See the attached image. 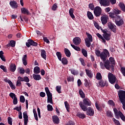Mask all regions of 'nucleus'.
Returning <instances> with one entry per match:
<instances>
[{
	"label": "nucleus",
	"mask_w": 125,
	"mask_h": 125,
	"mask_svg": "<svg viewBox=\"0 0 125 125\" xmlns=\"http://www.w3.org/2000/svg\"><path fill=\"white\" fill-rule=\"evenodd\" d=\"M79 105H80L81 109L83 111H84V112L87 111L86 114L88 116H93V115H94V110H93V109L92 108H91V107H89L87 109V108L86 107V106L83 105V104L82 102H80L79 103Z\"/></svg>",
	"instance_id": "obj_1"
},
{
	"label": "nucleus",
	"mask_w": 125,
	"mask_h": 125,
	"mask_svg": "<svg viewBox=\"0 0 125 125\" xmlns=\"http://www.w3.org/2000/svg\"><path fill=\"white\" fill-rule=\"evenodd\" d=\"M100 66L102 69H105L106 68L107 70H110L111 69V71H114V66L113 65H110V63L109 62L106 61L104 64L103 62H100Z\"/></svg>",
	"instance_id": "obj_2"
},
{
	"label": "nucleus",
	"mask_w": 125,
	"mask_h": 125,
	"mask_svg": "<svg viewBox=\"0 0 125 125\" xmlns=\"http://www.w3.org/2000/svg\"><path fill=\"white\" fill-rule=\"evenodd\" d=\"M110 57V53L109 51L106 49H104L103 51L101 53L100 57L102 60L103 61H106V59H107V57Z\"/></svg>",
	"instance_id": "obj_3"
},
{
	"label": "nucleus",
	"mask_w": 125,
	"mask_h": 125,
	"mask_svg": "<svg viewBox=\"0 0 125 125\" xmlns=\"http://www.w3.org/2000/svg\"><path fill=\"white\" fill-rule=\"evenodd\" d=\"M86 35L87 36V38L85 39L86 46H87V47H90V45H91V43L90 42L93 41L92 36L87 32L86 33Z\"/></svg>",
	"instance_id": "obj_4"
},
{
	"label": "nucleus",
	"mask_w": 125,
	"mask_h": 125,
	"mask_svg": "<svg viewBox=\"0 0 125 125\" xmlns=\"http://www.w3.org/2000/svg\"><path fill=\"white\" fill-rule=\"evenodd\" d=\"M113 111L116 118H119V117H120L121 120L124 122H125V115H124V114H123L121 111L118 110L116 108H113Z\"/></svg>",
	"instance_id": "obj_5"
},
{
	"label": "nucleus",
	"mask_w": 125,
	"mask_h": 125,
	"mask_svg": "<svg viewBox=\"0 0 125 125\" xmlns=\"http://www.w3.org/2000/svg\"><path fill=\"white\" fill-rule=\"evenodd\" d=\"M45 92L47 96V103H50L51 104H53V101H52V95H51V93L49 91V89L48 87H45Z\"/></svg>",
	"instance_id": "obj_6"
},
{
	"label": "nucleus",
	"mask_w": 125,
	"mask_h": 125,
	"mask_svg": "<svg viewBox=\"0 0 125 125\" xmlns=\"http://www.w3.org/2000/svg\"><path fill=\"white\" fill-rule=\"evenodd\" d=\"M108 81L110 83L112 84H114L116 83V81L117 80V78H116V76L114 75L111 73H109L108 74Z\"/></svg>",
	"instance_id": "obj_7"
},
{
	"label": "nucleus",
	"mask_w": 125,
	"mask_h": 125,
	"mask_svg": "<svg viewBox=\"0 0 125 125\" xmlns=\"http://www.w3.org/2000/svg\"><path fill=\"white\" fill-rule=\"evenodd\" d=\"M124 20L123 18H121V16L118 15L116 16V19L115 20V23L117 26H122V25H124Z\"/></svg>",
	"instance_id": "obj_8"
},
{
	"label": "nucleus",
	"mask_w": 125,
	"mask_h": 125,
	"mask_svg": "<svg viewBox=\"0 0 125 125\" xmlns=\"http://www.w3.org/2000/svg\"><path fill=\"white\" fill-rule=\"evenodd\" d=\"M102 11V9L101 7L99 6H97L94 10V13L97 17H99L101 15V12Z\"/></svg>",
	"instance_id": "obj_9"
},
{
	"label": "nucleus",
	"mask_w": 125,
	"mask_h": 125,
	"mask_svg": "<svg viewBox=\"0 0 125 125\" xmlns=\"http://www.w3.org/2000/svg\"><path fill=\"white\" fill-rule=\"evenodd\" d=\"M107 26L109 29H110L113 33H116L117 31V26L114 24V23L111 22H109L107 23Z\"/></svg>",
	"instance_id": "obj_10"
},
{
	"label": "nucleus",
	"mask_w": 125,
	"mask_h": 125,
	"mask_svg": "<svg viewBox=\"0 0 125 125\" xmlns=\"http://www.w3.org/2000/svg\"><path fill=\"white\" fill-rule=\"evenodd\" d=\"M118 96L120 98L121 102L125 101V91H119L118 93Z\"/></svg>",
	"instance_id": "obj_11"
},
{
	"label": "nucleus",
	"mask_w": 125,
	"mask_h": 125,
	"mask_svg": "<svg viewBox=\"0 0 125 125\" xmlns=\"http://www.w3.org/2000/svg\"><path fill=\"white\" fill-rule=\"evenodd\" d=\"M26 45L27 47H30L31 45H34V46H37L38 45V43L34 42L32 40H28L27 42L26 43Z\"/></svg>",
	"instance_id": "obj_12"
},
{
	"label": "nucleus",
	"mask_w": 125,
	"mask_h": 125,
	"mask_svg": "<svg viewBox=\"0 0 125 125\" xmlns=\"http://www.w3.org/2000/svg\"><path fill=\"white\" fill-rule=\"evenodd\" d=\"M103 33V37L105 41H110V37H111V35L107 33V30H104Z\"/></svg>",
	"instance_id": "obj_13"
},
{
	"label": "nucleus",
	"mask_w": 125,
	"mask_h": 125,
	"mask_svg": "<svg viewBox=\"0 0 125 125\" xmlns=\"http://www.w3.org/2000/svg\"><path fill=\"white\" fill-rule=\"evenodd\" d=\"M100 3L103 6H109L110 5V2L108 0H101Z\"/></svg>",
	"instance_id": "obj_14"
},
{
	"label": "nucleus",
	"mask_w": 125,
	"mask_h": 125,
	"mask_svg": "<svg viewBox=\"0 0 125 125\" xmlns=\"http://www.w3.org/2000/svg\"><path fill=\"white\" fill-rule=\"evenodd\" d=\"M24 125H26L28 124V122H29V117H28V114L27 113V111H25L23 113Z\"/></svg>",
	"instance_id": "obj_15"
},
{
	"label": "nucleus",
	"mask_w": 125,
	"mask_h": 125,
	"mask_svg": "<svg viewBox=\"0 0 125 125\" xmlns=\"http://www.w3.org/2000/svg\"><path fill=\"white\" fill-rule=\"evenodd\" d=\"M81 38L79 37H75L73 40V42L75 45H79L81 43Z\"/></svg>",
	"instance_id": "obj_16"
},
{
	"label": "nucleus",
	"mask_w": 125,
	"mask_h": 125,
	"mask_svg": "<svg viewBox=\"0 0 125 125\" xmlns=\"http://www.w3.org/2000/svg\"><path fill=\"white\" fill-rule=\"evenodd\" d=\"M102 23L103 25H105L107 24V22H108V16H103L101 18Z\"/></svg>",
	"instance_id": "obj_17"
},
{
	"label": "nucleus",
	"mask_w": 125,
	"mask_h": 125,
	"mask_svg": "<svg viewBox=\"0 0 125 125\" xmlns=\"http://www.w3.org/2000/svg\"><path fill=\"white\" fill-rule=\"evenodd\" d=\"M83 105H86V106H91V102L88 99H84L83 100Z\"/></svg>",
	"instance_id": "obj_18"
},
{
	"label": "nucleus",
	"mask_w": 125,
	"mask_h": 125,
	"mask_svg": "<svg viewBox=\"0 0 125 125\" xmlns=\"http://www.w3.org/2000/svg\"><path fill=\"white\" fill-rule=\"evenodd\" d=\"M10 5L11 6L12 8H17L18 7V5L17 4V2L15 1H11L10 2Z\"/></svg>",
	"instance_id": "obj_19"
},
{
	"label": "nucleus",
	"mask_w": 125,
	"mask_h": 125,
	"mask_svg": "<svg viewBox=\"0 0 125 125\" xmlns=\"http://www.w3.org/2000/svg\"><path fill=\"white\" fill-rule=\"evenodd\" d=\"M27 55L26 54L24 55L22 58V63L24 66H27V64H28L27 62Z\"/></svg>",
	"instance_id": "obj_20"
},
{
	"label": "nucleus",
	"mask_w": 125,
	"mask_h": 125,
	"mask_svg": "<svg viewBox=\"0 0 125 125\" xmlns=\"http://www.w3.org/2000/svg\"><path fill=\"white\" fill-rule=\"evenodd\" d=\"M85 72L87 76H88L90 79L93 77V74L91 70L85 69Z\"/></svg>",
	"instance_id": "obj_21"
},
{
	"label": "nucleus",
	"mask_w": 125,
	"mask_h": 125,
	"mask_svg": "<svg viewBox=\"0 0 125 125\" xmlns=\"http://www.w3.org/2000/svg\"><path fill=\"white\" fill-rule=\"evenodd\" d=\"M33 79L35 81H40V80L42 79V77H41V75L39 74H34L33 75Z\"/></svg>",
	"instance_id": "obj_22"
},
{
	"label": "nucleus",
	"mask_w": 125,
	"mask_h": 125,
	"mask_svg": "<svg viewBox=\"0 0 125 125\" xmlns=\"http://www.w3.org/2000/svg\"><path fill=\"white\" fill-rule=\"evenodd\" d=\"M52 119L53 122L54 123V124H59V118H58L57 116H53Z\"/></svg>",
	"instance_id": "obj_23"
},
{
	"label": "nucleus",
	"mask_w": 125,
	"mask_h": 125,
	"mask_svg": "<svg viewBox=\"0 0 125 125\" xmlns=\"http://www.w3.org/2000/svg\"><path fill=\"white\" fill-rule=\"evenodd\" d=\"M15 70H16V65L15 63H11L10 66V71L15 72Z\"/></svg>",
	"instance_id": "obj_24"
},
{
	"label": "nucleus",
	"mask_w": 125,
	"mask_h": 125,
	"mask_svg": "<svg viewBox=\"0 0 125 125\" xmlns=\"http://www.w3.org/2000/svg\"><path fill=\"white\" fill-rule=\"evenodd\" d=\"M6 83H9V84L12 89H15V85H13V83H12L11 81H10L9 80H7L6 81Z\"/></svg>",
	"instance_id": "obj_25"
},
{
	"label": "nucleus",
	"mask_w": 125,
	"mask_h": 125,
	"mask_svg": "<svg viewBox=\"0 0 125 125\" xmlns=\"http://www.w3.org/2000/svg\"><path fill=\"white\" fill-rule=\"evenodd\" d=\"M77 117H78L80 119H84L85 118V115L81 112H78L76 114Z\"/></svg>",
	"instance_id": "obj_26"
},
{
	"label": "nucleus",
	"mask_w": 125,
	"mask_h": 125,
	"mask_svg": "<svg viewBox=\"0 0 125 125\" xmlns=\"http://www.w3.org/2000/svg\"><path fill=\"white\" fill-rule=\"evenodd\" d=\"M69 14L72 19H75V15H74V9H73V8L70 9L69 10Z\"/></svg>",
	"instance_id": "obj_27"
},
{
	"label": "nucleus",
	"mask_w": 125,
	"mask_h": 125,
	"mask_svg": "<svg viewBox=\"0 0 125 125\" xmlns=\"http://www.w3.org/2000/svg\"><path fill=\"white\" fill-rule=\"evenodd\" d=\"M119 6L121 8V9L123 11V12H125V4L123 2H120L119 4Z\"/></svg>",
	"instance_id": "obj_28"
},
{
	"label": "nucleus",
	"mask_w": 125,
	"mask_h": 125,
	"mask_svg": "<svg viewBox=\"0 0 125 125\" xmlns=\"http://www.w3.org/2000/svg\"><path fill=\"white\" fill-rule=\"evenodd\" d=\"M41 56L42 58L44 59H46V52H45V50H41Z\"/></svg>",
	"instance_id": "obj_29"
},
{
	"label": "nucleus",
	"mask_w": 125,
	"mask_h": 125,
	"mask_svg": "<svg viewBox=\"0 0 125 125\" xmlns=\"http://www.w3.org/2000/svg\"><path fill=\"white\" fill-rule=\"evenodd\" d=\"M41 72V69L40 68V67L39 66H36L34 68V73L35 74H40Z\"/></svg>",
	"instance_id": "obj_30"
},
{
	"label": "nucleus",
	"mask_w": 125,
	"mask_h": 125,
	"mask_svg": "<svg viewBox=\"0 0 125 125\" xmlns=\"http://www.w3.org/2000/svg\"><path fill=\"white\" fill-rule=\"evenodd\" d=\"M21 13H23V14H29L30 12L28 10V9L25 8H21Z\"/></svg>",
	"instance_id": "obj_31"
},
{
	"label": "nucleus",
	"mask_w": 125,
	"mask_h": 125,
	"mask_svg": "<svg viewBox=\"0 0 125 125\" xmlns=\"http://www.w3.org/2000/svg\"><path fill=\"white\" fill-rule=\"evenodd\" d=\"M113 13L116 15H119V14H121V13H122V11L116 8L113 10Z\"/></svg>",
	"instance_id": "obj_32"
},
{
	"label": "nucleus",
	"mask_w": 125,
	"mask_h": 125,
	"mask_svg": "<svg viewBox=\"0 0 125 125\" xmlns=\"http://www.w3.org/2000/svg\"><path fill=\"white\" fill-rule=\"evenodd\" d=\"M87 16L88 18L90 20H93V19L94 18L93 17V15H92V13H91V12L88 11L87 13Z\"/></svg>",
	"instance_id": "obj_33"
},
{
	"label": "nucleus",
	"mask_w": 125,
	"mask_h": 125,
	"mask_svg": "<svg viewBox=\"0 0 125 125\" xmlns=\"http://www.w3.org/2000/svg\"><path fill=\"white\" fill-rule=\"evenodd\" d=\"M96 36L99 38V39H101L102 40L104 43H106V40L104 39V38L99 33H97Z\"/></svg>",
	"instance_id": "obj_34"
},
{
	"label": "nucleus",
	"mask_w": 125,
	"mask_h": 125,
	"mask_svg": "<svg viewBox=\"0 0 125 125\" xmlns=\"http://www.w3.org/2000/svg\"><path fill=\"white\" fill-rule=\"evenodd\" d=\"M3 51H0V58H1L2 61H3L4 62H5V57H4V56H3Z\"/></svg>",
	"instance_id": "obj_35"
},
{
	"label": "nucleus",
	"mask_w": 125,
	"mask_h": 125,
	"mask_svg": "<svg viewBox=\"0 0 125 125\" xmlns=\"http://www.w3.org/2000/svg\"><path fill=\"white\" fill-rule=\"evenodd\" d=\"M64 53L67 57H70V56H71V52H70V51L68 49H64Z\"/></svg>",
	"instance_id": "obj_36"
},
{
	"label": "nucleus",
	"mask_w": 125,
	"mask_h": 125,
	"mask_svg": "<svg viewBox=\"0 0 125 125\" xmlns=\"http://www.w3.org/2000/svg\"><path fill=\"white\" fill-rule=\"evenodd\" d=\"M71 46L74 48V49H75V50H76L77 51H81V48H80V47H78L72 44H71Z\"/></svg>",
	"instance_id": "obj_37"
},
{
	"label": "nucleus",
	"mask_w": 125,
	"mask_h": 125,
	"mask_svg": "<svg viewBox=\"0 0 125 125\" xmlns=\"http://www.w3.org/2000/svg\"><path fill=\"white\" fill-rule=\"evenodd\" d=\"M95 53L98 57H100V55H101V52L100 51V50H99V49H95Z\"/></svg>",
	"instance_id": "obj_38"
},
{
	"label": "nucleus",
	"mask_w": 125,
	"mask_h": 125,
	"mask_svg": "<svg viewBox=\"0 0 125 125\" xmlns=\"http://www.w3.org/2000/svg\"><path fill=\"white\" fill-rule=\"evenodd\" d=\"M62 62L64 64V65H67L68 64V60L67 59L63 58L62 59H61Z\"/></svg>",
	"instance_id": "obj_39"
},
{
	"label": "nucleus",
	"mask_w": 125,
	"mask_h": 125,
	"mask_svg": "<svg viewBox=\"0 0 125 125\" xmlns=\"http://www.w3.org/2000/svg\"><path fill=\"white\" fill-rule=\"evenodd\" d=\"M82 53L84 57H87V51L84 49H82Z\"/></svg>",
	"instance_id": "obj_40"
},
{
	"label": "nucleus",
	"mask_w": 125,
	"mask_h": 125,
	"mask_svg": "<svg viewBox=\"0 0 125 125\" xmlns=\"http://www.w3.org/2000/svg\"><path fill=\"white\" fill-rule=\"evenodd\" d=\"M84 82H85L84 83V86H85L86 87H89L90 83L88 82V81L87 80V79H84Z\"/></svg>",
	"instance_id": "obj_41"
},
{
	"label": "nucleus",
	"mask_w": 125,
	"mask_h": 125,
	"mask_svg": "<svg viewBox=\"0 0 125 125\" xmlns=\"http://www.w3.org/2000/svg\"><path fill=\"white\" fill-rule=\"evenodd\" d=\"M56 55L60 61H61V59L62 58V55L61 54V53L60 52H57Z\"/></svg>",
	"instance_id": "obj_42"
},
{
	"label": "nucleus",
	"mask_w": 125,
	"mask_h": 125,
	"mask_svg": "<svg viewBox=\"0 0 125 125\" xmlns=\"http://www.w3.org/2000/svg\"><path fill=\"white\" fill-rule=\"evenodd\" d=\"M79 94L82 97V98H84V97H85L84 93H83V90L82 89L79 90Z\"/></svg>",
	"instance_id": "obj_43"
},
{
	"label": "nucleus",
	"mask_w": 125,
	"mask_h": 125,
	"mask_svg": "<svg viewBox=\"0 0 125 125\" xmlns=\"http://www.w3.org/2000/svg\"><path fill=\"white\" fill-rule=\"evenodd\" d=\"M108 104L109 106H112V107H115V103L113 100H109L108 102Z\"/></svg>",
	"instance_id": "obj_44"
},
{
	"label": "nucleus",
	"mask_w": 125,
	"mask_h": 125,
	"mask_svg": "<svg viewBox=\"0 0 125 125\" xmlns=\"http://www.w3.org/2000/svg\"><path fill=\"white\" fill-rule=\"evenodd\" d=\"M106 114V116L107 117H109V118H112V117H113V113H112L111 111H109V110L107 111Z\"/></svg>",
	"instance_id": "obj_45"
},
{
	"label": "nucleus",
	"mask_w": 125,
	"mask_h": 125,
	"mask_svg": "<svg viewBox=\"0 0 125 125\" xmlns=\"http://www.w3.org/2000/svg\"><path fill=\"white\" fill-rule=\"evenodd\" d=\"M96 79L97 80H101V79H102V75H101V73L100 72L97 73Z\"/></svg>",
	"instance_id": "obj_46"
},
{
	"label": "nucleus",
	"mask_w": 125,
	"mask_h": 125,
	"mask_svg": "<svg viewBox=\"0 0 125 125\" xmlns=\"http://www.w3.org/2000/svg\"><path fill=\"white\" fill-rule=\"evenodd\" d=\"M109 62H110L111 64L114 65L115 64V59L114 58L111 57L109 58Z\"/></svg>",
	"instance_id": "obj_47"
},
{
	"label": "nucleus",
	"mask_w": 125,
	"mask_h": 125,
	"mask_svg": "<svg viewBox=\"0 0 125 125\" xmlns=\"http://www.w3.org/2000/svg\"><path fill=\"white\" fill-rule=\"evenodd\" d=\"M56 90L58 93H61V86H57L56 87Z\"/></svg>",
	"instance_id": "obj_48"
},
{
	"label": "nucleus",
	"mask_w": 125,
	"mask_h": 125,
	"mask_svg": "<svg viewBox=\"0 0 125 125\" xmlns=\"http://www.w3.org/2000/svg\"><path fill=\"white\" fill-rule=\"evenodd\" d=\"M19 70L20 74H25V70L23 68L20 67L19 68Z\"/></svg>",
	"instance_id": "obj_49"
},
{
	"label": "nucleus",
	"mask_w": 125,
	"mask_h": 125,
	"mask_svg": "<svg viewBox=\"0 0 125 125\" xmlns=\"http://www.w3.org/2000/svg\"><path fill=\"white\" fill-rule=\"evenodd\" d=\"M0 69H1V70H2L3 71V72H4L5 73H6V72H7V70H6V67L1 65L0 66Z\"/></svg>",
	"instance_id": "obj_50"
},
{
	"label": "nucleus",
	"mask_w": 125,
	"mask_h": 125,
	"mask_svg": "<svg viewBox=\"0 0 125 125\" xmlns=\"http://www.w3.org/2000/svg\"><path fill=\"white\" fill-rule=\"evenodd\" d=\"M64 105L65 106V108H66L67 111H68V112H69V104H68V102L67 101L64 102Z\"/></svg>",
	"instance_id": "obj_51"
},
{
	"label": "nucleus",
	"mask_w": 125,
	"mask_h": 125,
	"mask_svg": "<svg viewBox=\"0 0 125 125\" xmlns=\"http://www.w3.org/2000/svg\"><path fill=\"white\" fill-rule=\"evenodd\" d=\"M48 111H52L53 110V107L52 105L50 104H48L47 106Z\"/></svg>",
	"instance_id": "obj_52"
},
{
	"label": "nucleus",
	"mask_w": 125,
	"mask_h": 125,
	"mask_svg": "<svg viewBox=\"0 0 125 125\" xmlns=\"http://www.w3.org/2000/svg\"><path fill=\"white\" fill-rule=\"evenodd\" d=\"M20 99V102H21V103H24V102H25V97H24L23 96H21Z\"/></svg>",
	"instance_id": "obj_53"
},
{
	"label": "nucleus",
	"mask_w": 125,
	"mask_h": 125,
	"mask_svg": "<svg viewBox=\"0 0 125 125\" xmlns=\"http://www.w3.org/2000/svg\"><path fill=\"white\" fill-rule=\"evenodd\" d=\"M9 96L11 97L12 99H15V98H16V96L15 95V94L13 93H10Z\"/></svg>",
	"instance_id": "obj_54"
},
{
	"label": "nucleus",
	"mask_w": 125,
	"mask_h": 125,
	"mask_svg": "<svg viewBox=\"0 0 125 125\" xmlns=\"http://www.w3.org/2000/svg\"><path fill=\"white\" fill-rule=\"evenodd\" d=\"M81 63H82V65H83V66H85V62H84V60H83V58H80L79 59Z\"/></svg>",
	"instance_id": "obj_55"
},
{
	"label": "nucleus",
	"mask_w": 125,
	"mask_h": 125,
	"mask_svg": "<svg viewBox=\"0 0 125 125\" xmlns=\"http://www.w3.org/2000/svg\"><path fill=\"white\" fill-rule=\"evenodd\" d=\"M71 73L72 74V75H78V71L75 70V69H71Z\"/></svg>",
	"instance_id": "obj_56"
},
{
	"label": "nucleus",
	"mask_w": 125,
	"mask_h": 125,
	"mask_svg": "<svg viewBox=\"0 0 125 125\" xmlns=\"http://www.w3.org/2000/svg\"><path fill=\"white\" fill-rule=\"evenodd\" d=\"M99 84L102 87H104V86H105V83H104V81H100Z\"/></svg>",
	"instance_id": "obj_57"
},
{
	"label": "nucleus",
	"mask_w": 125,
	"mask_h": 125,
	"mask_svg": "<svg viewBox=\"0 0 125 125\" xmlns=\"http://www.w3.org/2000/svg\"><path fill=\"white\" fill-rule=\"evenodd\" d=\"M8 124L10 125H12V118L11 117L8 118Z\"/></svg>",
	"instance_id": "obj_58"
},
{
	"label": "nucleus",
	"mask_w": 125,
	"mask_h": 125,
	"mask_svg": "<svg viewBox=\"0 0 125 125\" xmlns=\"http://www.w3.org/2000/svg\"><path fill=\"white\" fill-rule=\"evenodd\" d=\"M10 44L12 47H14V46H15V41H11L10 42Z\"/></svg>",
	"instance_id": "obj_59"
},
{
	"label": "nucleus",
	"mask_w": 125,
	"mask_h": 125,
	"mask_svg": "<svg viewBox=\"0 0 125 125\" xmlns=\"http://www.w3.org/2000/svg\"><path fill=\"white\" fill-rule=\"evenodd\" d=\"M23 82H25L26 83H29V82H30V79H29V78H28V77L25 76L23 78Z\"/></svg>",
	"instance_id": "obj_60"
},
{
	"label": "nucleus",
	"mask_w": 125,
	"mask_h": 125,
	"mask_svg": "<svg viewBox=\"0 0 125 125\" xmlns=\"http://www.w3.org/2000/svg\"><path fill=\"white\" fill-rule=\"evenodd\" d=\"M57 8V4L56 3L54 4L52 6V10L55 11V10H56Z\"/></svg>",
	"instance_id": "obj_61"
},
{
	"label": "nucleus",
	"mask_w": 125,
	"mask_h": 125,
	"mask_svg": "<svg viewBox=\"0 0 125 125\" xmlns=\"http://www.w3.org/2000/svg\"><path fill=\"white\" fill-rule=\"evenodd\" d=\"M121 72L123 74V76H124V77H125V68L121 67Z\"/></svg>",
	"instance_id": "obj_62"
},
{
	"label": "nucleus",
	"mask_w": 125,
	"mask_h": 125,
	"mask_svg": "<svg viewBox=\"0 0 125 125\" xmlns=\"http://www.w3.org/2000/svg\"><path fill=\"white\" fill-rule=\"evenodd\" d=\"M113 122L116 124L117 125H121V124L120 123V122L118 120H117L115 119V118H113Z\"/></svg>",
	"instance_id": "obj_63"
},
{
	"label": "nucleus",
	"mask_w": 125,
	"mask_h": 125,
	"mask_svg": "<svg viewBox=\"0 0 125 125\" xmlns=\"http://www.w3.org/2000/svg\"><path fill=\"white\" fill-rule=\"evenodd\" d=\"M68 82H74V77H69L67 78Z\"/></svg>",
	"instance_id": "obj_64"
}]
</instances>
